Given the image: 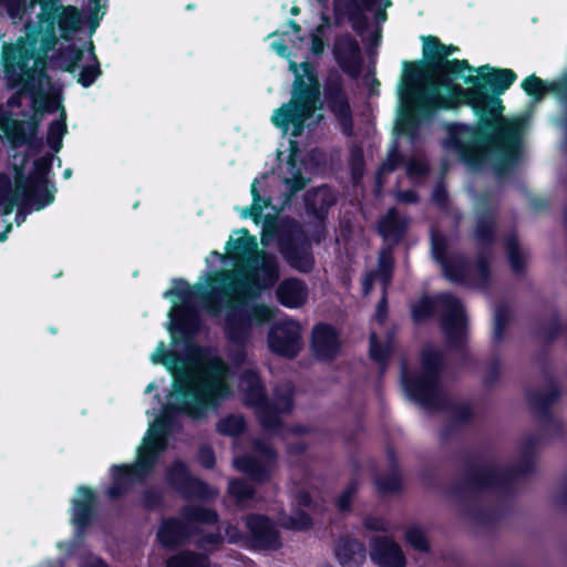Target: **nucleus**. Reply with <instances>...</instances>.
<instances>
[{
  "instance_id": "obj_13",
  "label": "nucleus",
  "mask_w": 567,
  "mask_h": 567,
  "mask_svg": "<svg viewBox=\"0 0 567 567\" xmlns=\"http://www.w3.org/2000/svg\"><path fill=\"white\" fill-rule=\"evenodd\" d=\"M323 95L328 110L337 118L342 133L348 137L352 136L354 123L350 100L344 90L343 78L334 69L330 70L326 76Z\"/></svg>"
},
{
  "instance_id": "obj_53",
  "label": "nucleus",
  "mask_w": 567,
  "mask_h": 567,
  "mask_svg": "<svg viewBox=\"0 0 567 567\" xmlns=\"http://www.w3.org/2000/svg\"><path fill=\"white\" fill-rule=\"evenodd\" d=\"M312 526V517L301 508H296L291 515L285 516L281 519V527L288 530L306 532Z\"/></svg>"
},
{
  "instance_id": "obj_44",
  "label": "nucleus",
  "mask_w": 567,
  "mask_h": 567,
  "mask_svg": "<svg viewBox=\"0 0 567 567\" xmlns=\"http://www.w3.org/2000/svg\"><path fill=\"white\" fill-rule=\"evenodd\" d=\"M166 567H220V565L212 563L207 554L184 550L172 555L166 560Z\"/></svg>"
},
{
  "instance_id": "obj_32",
  "label": "nucleus",
  "mask_w": 567,
  "mask_h": 567,
  "mask_svg": "<svg viewBox=\"0 0 567 567\" xmlns=\"http://www.w3.org/2000/svg\"><path fill=\"white\" fill-rule=\"evenodd\" d=\"M303 199L307 214L321 221L327 219L329 209L337 203L336 195L327 186L307 190Z\"/></svg>"
},
{
  "instance_id": "obj_50",
  "label": "nucleus",
  "mask_w": 567,
  "mask_h": 567,
  "mask_svg": "<svg viewBox=\"0 0 567 567\" xmlns=\"http://www.w3.org/2000/svg\"><path fill=\"white\" fill-rule=\"evenodd\" d=\"M505 248L508 261L514 274L523 275L526 271V260L519 250L518 238L515 234L505 238Z\"/></svg>"
},
{
  "instance_id": "obj_10",
  "label": "nucleus",
  "mask_w": 567,
  "mask_h": 567,
  "mask_svg": "<svg viewBox=\"0 0 567 567\" xmlns=\"http://www.w3.org/2000/svg\"><path fill=\"white\" fill-rule=\"evenodd\" d=\"M536 458L522 455L519 462L501 471L495 465H466L461 483L451 487V494L461 498L465 493H485L506 491L516 477H525L534 473Z\"/></svg>"
},
{
  "instance_id": "obj_55",
  "label": "nucleus",
  "mask_w": 567,
  "mask_h": 567,
  "mask_svg": "<svg viewBox=\"0 0 567 567\" xmlns=\"http://www.w3.org/2000/svg\"><path fill=\"white\" fill-rule=\"evenodd\" d=\"M434 312L435 301L429 296H423L411 306V317L416 324L430 320L434 316Z\"/></svg>"
},
{
  "instance_id": "obj_61",
  "label": "nucleus",
  "mask_w": 567,
  "mask_h": 567,
  "mask_svg": "<svg viewBox=\"0 0 567 567\" xmlns=\"http://www.w3.org/2000/svg\"><path fill=\"white\" fill-rule=\"evenodd\" d=\"M90 45L93 63L84 65L81 69L78 78V83L81 84L83 87H90L102 74L100 62L94 53V45L92 42L90 43Z\"/></svg>"
},
{
  "instance_id": "obj_48",
  "label": "nucleus",
  "mask_w": 567,
  "mask_h": 567,
  "mask_svg": "<svg viewBox=\"0 0 567 567\" xmlns=\"http://www.w3.org/2000/svg\"><path fill=\"white\" fill-rule=\"evenodd\" d=\"M436 410H445L452 413L451 421L462 429L470 424L474 419V411L468 403H452L449 399L447 402H441Z\"/></svg>"
},
{
  "instance_id": "obj_42",
  "label": "nucleus",
  "mask_w": 567,
  "mask_h": 567,
  "mask_svg": "<svg viewBox=\"0 0 567 567\" xmlns=\"http://www.w3.org/2000/svg\"><path fill=\"white\" fill-rule=\"evenodd\" d=\"M53 190L48 188V184L40 182H30L23 195V204L33 206L37 210H41L54 202Z\"/></svg>"
},
{
  "instance_id": "obj_63",
  "label": "nucleus",
  "mask_w": 567,
  "mask_h": 567,
  "mask_svg": "<svg viewBox=\"0 0 567 567\" xmlns=\"http://www.w3.org/2000/svg\"><path fill=\"white\" fill-rule=\"evenodd\" d=\"M431 252L433 259L441 265L447 258L451 257L449 254V241L444 234L440 231H432L431 234Z\"/></svg>"
},
{
  "instance_id": "obj_59",
  "label": "nucleus",
  "mask_w": 567,
  "mask_h": 567,
  "mask_svg": "<svg viewBox=\"0 0 567 567\" xmlns=\"http://www.w3.org/2000/svg\"><path fill=\"white\" fill-rule=\"evenodd\" d=\"M53 155L45 154L33 162V172L29 176H24V179L30 182H40L42 184H49L48 175L52 168Z\"/></svg>"
},
{
  "instance_id": "obj_57",
  "label": "nucleus",
  "mask_w": 567,
  "mask_h": 567,
  "mask_svg": "<svg viewBox=\"0 0 567 567\" xmlns=\"http://www.w3.org/2000/svg\"><path fill=\"white\" fill-rule=\"evenodd\" d=\"M375 487L380 495L399 494L403 489V481L401 473H392L378 477L374 481Z\"/></svg>"
},
{
  "instance_id": "obj_30",
  "label": "nucleus",
  "mask_w": 567,
  "mask_h": 567,
  "mask_svg": "<svg viewBox=\"0 0 567 567\" xmlns=\"http://www.w3.org/2000/svg\"><path fill=\"white\" fill-rule=\"evenodd\" d=\"M334 554L341 567H361L367 558V548L357 538L340 536L336 543Z\"/></svg>"
},
{
  "instance_id": "obj_26",
  "label": "nucleus",
  "mask_w": 567,
  "mask_h": 567,
  "mask_svg": "<svg viewBox=\"0 0 567 567\" xmlns=\"http://www.w3.org/2000/svg\"><path fill=\"white\" fill-rule=\"evenodd\" d=\"M79 497L72 499V523L79 533L85 532L96 516L97 496L95 492L85 485L76 489Z\"/></svg>"
},
{
  "instance_id": "obj_52",
  "label": "nucleus",
  "mask_w": 567,
  "mask_h": 567,
  "mask_svg": "<svg viewBox=\"0 0 567 567\" xmlns=\"http://www.w3.org/2000/svg\"><path fill=\"white\" fill-rule=\"evenodd\" d=\"M257 183L258 182L255 179L250 186L252 197L251 205L246 207L241 213L243 218L250 217L255 223H259L262 216V210L270 205V198L261 197L257 188Z\"/></svg>"
},
{
  "instance_id": "obj_20",
  "label": "nucleus",
  "mask_w": 567,
  "mask_h": 567,
  "mask_svg": "<svg viewBox=\"0 0 567 567\" xmlns=\"http://www.w3.org/2000/svg\"><path fill=\"white\" fill-rule=\"evenodd\" d=\"M169 319L168 330L174 342H177L179 339H193L202 327L198 308L193 302L176 306L169 312Z\"/></svg>"
},
{
  "instance_id": "obj_35",
  "label": "nucleus",
  "mask_w": 567,
  "mask_h": 567,
  "mask_svg": "<svg viewBox=\"0 0 567 567\" xmlns=\"http://www.w3.org/2000/svg\"><path fill=\"white\" fill-rule=\"evenodd\" d=\"M526 396L535 416L540 420L543 417H551L553 405L560 399L561 390L559 385L554 382L548 391H528Z\"/></svg>"
},
{
  "instance_id": "obj_4",
  "label": "nucleus",
  "mask_w": 567,
  "mask_h": 567,
  "mask_svg": "<svg viewBox=\"0 0 567 567\" xmlns=\"http://www.w3.org/2000/svg\"><path fill=\"white\" fill-rule=\"evenodd\" d=\"M300 68L303 75L298 72L297 64L290 62L289 69L295 73L291 99L271 115V123L292 137L302 135L306 122L312 117L320 99V84L313 65L306 61Z\"/></svg>"
},
{
  "instance_id": "obj_23",
  "label": "nucleus",
  "mask_w": 567,
  "mask_h": 567,
  "mask_svg": "<svg viewBox=\"0 0 567 567\" xmlns=\"http://www.w3.org/2000/svg\"><path fill=\"white\" fill-rule=\"evenodd\" d=\"M370 558L378 567L406 566V558L402 548L389 536H375L371 539Z\"/></svg>"
},
{
  "instance_id": "obj_1",
  "label": "nucleus",
  "mask_w": 567,
  "mask_h": 567,
  "mask_svg": "<svg viewBox=\"0 0 567 567\" xmlns=\"http://www.w3.org/2000/svg\"><path fill=\"white\" fill-rule=\"evenodd\" d=\"M517 80L512 69L485 64L468 75L439 74L430 84L429 97L421 105L420 124L431 120L440 110L470 106L477 117L475 125L447 123L443 145L457 153L460 159L473 169L481 168L492 151L496 154L494 171L497 176L508 173L518 162L522 123L503 116L501 99Z\"/></svg>"
},
{
  "instance_id": "obj_2",
  "label": "nucleus",
  "mask_w": 567,
  "mask_h": 567,
  "mask_svg": "<svg viewBox=\"0 0 567 567\" xmlns=\"http://www.w3.org/2000/svg\"><path fill=\"white\" fill-rule=\"evenodd\" d=\"M209 371L212 378L199 384L198 389L188 386L187 374L175 378V383L172 384L175 401L165 405L163 414L151 425L147 437L164 442L167 446L176 423V414L200 420L208 410L219 408L225 400L231 398L233 389L227 381V377L231 374L228 364L224 360H215L209 365Z\"/></svg>"
},
{
  "instance_id": "obj_18",
  "label": "nucleus",
  "mask_w": 567,
  "mask_h": 567,
  "mask_svg": "<svg viewBox=\"0 0 567 567\" xmlns=\"http://www.w3.org/2000/svg\"><path fill=\"white\" fill-rule=\"evenodd\" d=\"M256 450L260 457L244 454L235 457L234 466L257 484L267 483L271 478V467L277 461V451L269 444L258 442Z\"/></svg>"
},
{
  "instance_id": "obj_31",
  "label": "nucleus",
  "mask_w": 567,
  "mask_h": 567,
  "mask_svg": "<svg viewBox=\"0 0 567 567\" xmlns=\"http://www.w3.org/2000/svg\"><path fill=\"white\" fill-rule=\"evenodd\" d=\"M408 220L402 217L395 207L390 208L378 221V233L393 248L399 245L406 235Z\"/></svg>"
},
{
  "instance_id": "obj_33",
  "label": "nucleus",
  "mask_w": 567,
  "mask_h": 567,
  "mask_svg": "<svg viewBox=\"0 0 567 567\" xmlns=\"http://www.w3.org/2000/svg\"><path fill=\"white\" fill-rule=\"evenodd\" d=\"M238 388L243 392V401L246 406L262 403L268 396L259 373L254 369H246L239 374Z\"/></svg>"
},
{
  "instance_id": "obj_14",
  "label": "nucleus",
  "mask_w": 567,
  "mask_h": 567,
  "mask_svg": "<svg viewBox=\"0 0 567 567\" xmlns=\"http://www.w3.org/2000/svg\"><path fill=\"white\" fill-rule=\"evenodd\" d=\"M422 55L430 60V65L436 66L439 74L461 75L465 71L473 72L475 66L465 59H449L458 51L454 44H444L435 35L422 37Z\"/></svg>"
},
{
  "instance_id": "obj_28",
  "label": "nucleus",
  "mask_w": 567,
  "mask_h": 567,
  "mask_svg": "<svg viewBox=\"0 0 567 567\" xmlns=\"http://www.w3.org/2000/svg\"><path fill=\"white\" fill-rule=\"evenodd\" d=\"M496 212L486 206L476 213L474 238L478 249L491 252L496 241Z\"/></svg>"
},
{
  "instance_id": "obj_41",
  "label": "nucleus",
  "mask_w": 567,
  "mask_h": 567,
  "mask_svg": "<svg viewBox=\"0 0 567 567\" xmlns=\"http://www.w3.org/2000/svg\"><path fill=\"white\" fill-rule=\"evenodd\" d=\"M16 89H19L22 93H29L32 99V106L41 107V114L55 113L59 110H64L61 105L60 97L48 96L47 93L42 90V83H38V80H34L33 90H27L23 85H18Z\"/></svg>"
},
{
  "instance_id": "obj_45",
  "label": "nucleus",
  "mask_w": 567,
  "mask_h": 567,
  "mask_svg": "<svg viewBox=\"0 0 567 567\" xmlns=\"http://www.w3.org/2000/svg\"><path fill=\"white\" fill-rule=\"evenodd\" d=\"M260 425L267 430L278 429L281 425L280 408L271 402L268 396L262 403L254 404Z\"/></svg>"
},
{
  "instance_id": "obj_60",
  "label": "nucleus",
  "mask_w": 567,
  "mask_h": 567,
  "mask_svg": "<svg viewBox=\"0 0 567 567\" xmlns=\"http://www.w3.org/2000/svg\"><path fill=\"white\" fill-rule=\"evenodd\" d=\"M511 320V311L507 305L502 303L495 308L493 340L495 343L502 342L506 328Z\"/></svg>"
},
{
  "instance_id": "obj_38",
  "label": "nucleus",
  "mask_w": 567,
  "mask_h": 567,
  "mask_svg": "<svg viewBox=\"0 0 567 567\" xmlns=\"http://www.w3.org/2000/svg\"><path fill=\"white\" fill-rule=\"evenodd\" d=\"M443 275L451 282L465 285L471 275V261L463 252H453L451 257L440 265Z\"/></svg>"
},
{
  "instance_id": "obj_21",
  "label": "nucleus",
  "mask_w": 567,
  "mask_h": 567,
  "mask_svg": "<svg viewBox=\"0 0 567 567\" xmlns=\"http://www.w3.org/2000/svg\"><path fill=\"white\" fill-rule=\"evenodd\" d=\"M333 58L342 70L351 79L360 76L363 59L359 42L349 33L336 39L333 44Z\"/></svg>"
},
{
  "instance_id": "obj_6",
  "label": "nucleus",
  "mask_w": 567,
  "mask_h": 567,
  "mask_svg": "<svg viewBox=\"0 0 567 567\" xmlns=\"http://www.w3.org/2000/svg\"><path fill=\"white\" fill-rule=\"evenodd\" d=\"M437 76L439 71L430 65L429 59L403 62L402 106L395 124L396 135L406 136L412 142L419 138L421 105L429 97L430 84L435 83Z\"/></svg>"
},
{
  "instance_id": "obj_47",
  "label": "nucleus",
  "mask_w": 567,
  "mask_h": 567,
  "mask_svg": "<svg viewBox=\"0 0 567 567\" xmlns=\"http://www.w3.org/2000/svg\"><path fill=\"white\" fill-rule=\"evenodd\" d=\"M564 332V327L560 320V313L555 310L549 322L545 326L538 327L534 331V337L546 347H550Z\"/></svg>"
},
{
  "instance_id": "obj_19",
  "label": "nucleus",
  "mask_w": 567,
  "mask_h": 567,
  "mask_svg": "<svg viewBox=\"0 0 567 567\" xmlns=\"http://www.w3.org/2000/svg\"><path fill=\"white\" fill-rule=\"evenodd\" d=\"M167 484L184 498H206L209 486L206 482L194 477L185 462L174 461L166 470Z\"/></svg>"
},
{
  "instance_id": "obj_36",
  "label": "nucleus",
  "mask_w": 567,
  "mask_h": 567,
  "mask_svg": "<svg viewBox=\"0 0 567 567\" xmlns=\"http://www.w3.org/2000/svg\"><path fill=\"white\" fill-rule=\"evenodd\" d=\"M166 449L164 442L146 437L143 445L137 450L136 461L134 462L136 470H141L148 477Z\"/></svg>"
},
{
  "instance_id": "obj_15",
  "label": "nucleus",
  "mask_w": 567,
  "mask_h": 567,
  "mask_svg": "<svg viewBox=\"0 0 567 567\" xmlns=\"http://www.w3.org/2000/svg\"><path fill=\"white\" fill-rule=\"evenodd\" d=\"M248 530L246 547L252 550L278 551L282 548L281 533L272 518L265 514L251 513L245 518Z\"/></svg>"
},
{
  "instance_id": "obj_29",
  "label": "nucleus",
  "mask_w": 567,
  "mask_h": 567,
  "mask_svg": "<svg viewBox=\"0 0 567 567\" xmlns=\"http://www.w3.org/2000/svg\"><path fill=\"white\" fill-rule=\"evenodd\" d=\"M520 86L535 102L542 101L547 93L556 94L561 100L567 96V74L553 82H546L536 74H530L523 80Z\"/></svg>"
},
{
  "instance_id": "obj_37",
  "label": "nucleus",
  "mask_w": 567,
  "mask_h": 567,
  "mask_svg": "<svg viewBox=\"0 0 567 567\" xmlns=\"http://www.w3.org/2000/svg\"><path fill=\"white\" fill-rule=\"evenodd\" d=\"M393 332H388L384 342H381L375 332L369 337V357L378 364L380 375H383L388 369L391 355L393 353Z\"/></svg>"
},
{
  "instance_id": "obj_25",
  "label": "nucleus",
  "mask_w": 567,
  "mask_h": 567,
  "mask_svg": "<svg viewBox=\"0 0 567 567\" xmlns=\"http://www.w3.org/2000/svg\"><path fill=\"white\" fill-rule=\"evenodd\" d=\"M112 483L106 489L110 499L115 501L127 495L132 486L136 483H143L147 476L136 470L135 464H114L111 467Z\"/></svg>"
},
{
  "instance_id": "obj_46",
  "label": "nucleus",
  "mask_w": 567,
  "mask_h": 567,
  "mask_svg": "<svg viewBox=\"0 0 567 567\" xmlns=\"http://www.w3.org/2000/svg\"><path fill=\"white\" fill-rule=\"evenodd\" d=\"M181 516L190 525H193V523L214 525L219 520V515L216 509L200 505H185L181 509Z\"/></svg>"
},
{
  "instance_id": "obj_40",
  "label": "nucleus",
  "mask_w": 567,
  "mask_h": 567,
  "mask_svg": "<svg viewBox=\"0 0 567 567\" xmlns=\"http://www.w3.org/2000/svg\"><path fill=\"white\" fill-rule=\"evenodd\" d=\"M297 154L298 144L296 141H290V154L288 155L287 165L292 176L285 179V184L288 186L289 190L288 197L295 196L297 193L301 192L309 182V179L302 175L298 166Z\"/></svg>"
},
{
  "instance_id": "obj_39",
  "label": "nucleus",
  "mask_w": 567,
  "mask_h": 567,
  "mask_svg": "<svg viewBox=\"0 0 567 567\" xmlns=\"http://www.w3.org/2000/svg\"><path fill=\"white\" fill-rule=\"evenodd\" d=\"M84 19L81 10L73 6H61L56 12L55 24H58L61 38L69 40L78 33L83 25Z\"/></svg>"
},
{
  "instance_id": "obj_43",
  "label": "nucleus",
  "mask_w": 567,
  "mask_h": 567,
  "mask_svg": "<svg viewBox=\"0 0 567 567\" xmlns=\"http://www.w3.org/2000/svg\"><path fill=\"white\" fill-rule=\"evenodd\" d=\"M8 142L14 148L27 145L33 154L40 153L43 148V138L38 134L27 133L23 121L14 122L13 130L11 131V136H9Z\"/></svg>"
},
{
  "instance_id": "obj_24",
  "label": "nucleus",
  "mask_w": 567,
  "mask_h": 567,
  "mask_svg": "<svg viewBox=\"0 0 567 567\" xmlns=\"http://www.w3.org/2000/svg\"><path fill=\"white\" fill-rule=\"evenodd\" d=\"M112 483L106 489L110 499L115 501L127 495L132 486L136 483H143L147 476L136 470L135 464H114L111 467Z\"/></svg>"
},
{
  "instance_id": "obj_7",
  "label": "nucleus",
  "mask_w": 567,
  "mask_h": 567,
  "mask_svg": "<svg viewBox=\"0 0 567 567\" xmlns=\"http://www.w3.org/2000/svg\"><path fill=\"white\" fill-rule=\"evenodd\" d=\"M274 316L272 308L261 302L247 303L240 298L227 302L224 333L230 344L227 358L235 368H240L247 360L252 328L269 323Z\"/></svg>"
},
{
  "instance_id": "obj_56",
  "label": "nucleus",
  "mask_w": 567,
  "mask_h": 567,
  "mask_svg": "<svg viewBox=\"0 0 567 567\" xmlns=\"http://www.w3.org/2000/svg\"><path fill=\"white\" fill-rule=\"evenodd\" d=\"M138 506L146 512L163 509L165 506L163 492L156 487L145 488L141 494Z\"/></svg>"
},
{
  "instance_id": "obj_54",
  "label": "nucleus",
  "mask_w": 567,
  "mask_h": 567,
  "mask_svg": "<svg viewBox=\"0 0 567 567\" xmlns=\"http://www.w3.org/2000/svg\"><path fill=\"white\" fill-rule=\"evenodd\" d=\"M28 187V181L24 179L22 171H19L16 175V194L6 199L0 206L2 207L3 215H10L13 212L14 206H27L23 204V195Z\"/></svg>"
},
{
  "instance_id": "obj_12",
  "label": "nucleus",
  "mask_w": 567,
  "mask_h": 567,
  "mask_svg": "<svg viewBox=\"0 0 567 567\" xmlns=\"http://www.w3.org/2000/svg\"><path fill=\"white\" fill-rule=\"evenodd\" d=\"M230 279V274L225 271L214 272L208 279L210 289L203 285L190 287L189 284L183 278L173 280V288L164 292V297H175L183 303L192 302L193 299H198L202 307L210 315H218L224 305H221V297L227 296L228 288L226 281Z\"/></svg>"
},
{
  "instance_id": "obj_9",
  "label": "nucleus",
  "mask_w": 567,
  "mask_h": 567,
  "mask_svg": "<svg viewBox=\"0 0 567 567\" xmlns=\"http://www.w3.org/2000/svg\"><path fill=\"white\" fill-rule=\"evenodd\" d=\"M277 240L278 250L284 260L300 274H310L316 265L312 244L302 227L293 219L279 221L268 216L262 226L261 241Z\"/></svg>"
},
{
  "instance_id": "obj_58",
  "label": "nucleus",
  "mask_w": 567,
  "mask_h": 567,
  "mask_svg": "<svg viewBox=\"0 0 567 567\" xmlns=\"http://www.w3.org/2000/svg\"><path fill=\"white\" fill-rule=\"evenodd\" d=\"M392 251L393 245H388L386 247L382 248L379 252V270L377 275L380 276V279L382 280L384 286L390 284L393 276L394 258Z\"/></svg>"
},
{
  "instance_id": "obj_22",
  "label": "nucleus",
  "mask_w": 567,
  "mask_h": 567,
  "mask_svg": "<svg viewBox=\"0 0 567 567\" xmlns=\"http://www.w3.org/2000/svg\"><path fill=\"white\" fill-rule=\"evenodd\" d=\"M200 527L188 524L184 518L167 517L162 519L156 533L158 543L166 549H176L193 536L199 534Z\"/></svg>"
},
{
  "instance_id": "obj_11",
  "label": "nucleus",
  "mask_w": 567,
  "mask_h": 567,
  "mask_svg": "<svg viewBox=\"0 0 567 567\" xmlns=\"http://www.w3.org/2000/svg\"><path fill=\"white\" fill-rule=\"evenodd\" d=\"M440 301L445 309L441 328L449 350L460 357V364L466 365L472 358L467 347V319L461 300L452 293H443Z\"/></svg>"
},
{
  "instance_id": "obj_64",
  "label": "nucleus",
  "mask_w": 567,
  "mask_h": 567,
  "mask_svg": "<svg viewBox=\"0 0 567 567\" xmlns=\"http://www.w3.org/2000/svg\"><path fill=\"white\" fill-rule=\"evenodd\" d=\"M404 538L409 545L419 551L429 553L431 549L427 536L419 526L409 527L404 533Z\"/></svg>"
},
{
  "instance_id": "obj_27",
  "label": "nucleus",
  "mask_w": 567,
  "mask_h": 567,
  "mask_svg": "<svg viewBox=\"0 0 567 567\" xmlns=\"http://www.w3.org/2000/svg\"><path fill=\"white\" fill-rule=\"evenodd\" d=\"M311 350L319 360H332L340 351V340L336 328L329 323H318L311 333Z\"/></svg>"
},
{
  "instance_id": "obj_5",
  "label": "nucleus",
  "mask_w": 567,
  "mask_h": 567,
  "mask_svg": "<svg viewBox=\"0 0 567 567\" xmlns=\"http://www.w3.org/2000/svg\"><path fill=\"white\" fill-rule=\"evenodd\" d=\"M243 236L226 244V250L233 259L247 257L251 271L246 276L226 281L229 290L237 291L241 297H256L265 289L274 286L279 278V264L276 255L258 250L257 239L247 228L238 230Z\"/></svg>"
},
{
  "instance_id": "obj_3",
  "label": "nucleus",
  "mask_w": 567,
  "mask_h": 567,
  "mask_svg": "<svg viewBox=\"0 0 567 567\" xmlns=\"http://www.w3.org/2000/svg\"><path fill=\"white\" fill-rule=\"evenodd\" d=\"M58 43L55 20L39 21L38 25H28L25 38L14 44L3 45L2 65L8 87L23 85L27 90L34 89L38 83L49 81L47 56Z\"/></svg>"
},
{
  "instance_id": "obj_49",
  "label": "nucleus",
  "mask_w": 567,
  "mask_h": 567,
  "mask_svg": "<svg viewBox=\"0 0 567 567\" xmlns=\"http://www.w3.org/2000/svg\"><path fill=\"white\" fill-rule=\"evenodd\" d=\"M68 133L66 113L64 110L59 118L53 120L47 132V144L53 152H59L63 146V136Z\"/></svg>"
},
{
  "instance_id": "obj_62",
  "label": "nucleus",
  "mask_w": 567,
  "mask_h": 567,
  "mask_svg": "<svg viewBox=\"0 0 567 567\" xmlns=\"http://www.w3.org/2000/svg\"><path fill=\"white\" fill-rule=\"evenodd\" d=\"M193 535L198 536V538L196 540L197 548L204 550L205 551L204 554H207L208 556H209V554L218 550L219 547L224 543V536L219 530L214 532V533H205L200 528L199 534H193Z\"/></svg>"
},
{
  "instance_id": "obj_8",
  "label": "nucleus",
  "mask_w": 567,
  "mask_h": 567,
  "mask_svg": "<svg viewBox=\"0 0 567 567\" xmlns=\"http://www.w3.org/2000/svg\"><path fill=\"white\" fill-rule=\"evenodd\" d=\"M420 364L417 372H403V388L412 401L426 409H436L441 402H447L441 382L446 368L445 354L433 346H426L421 350Z\"/></svg>"
},
{
  "instance_id": "obj_51",
  "label": "nucleus",
  "mask_w": 567,
  "mask_h": 567,
  "mask_svg": "<svg viewBox=\"0 0 567 567\" xmlns=\"http://www.w3.org/2000/svg\"><path fill=\"white\" fill-rule=\"evenodd\" d=\"M247 427L246 421L243 415L228 414L221 417L216 424V431L226 436H239Z\"/></svg>"
},
{
  "instance_id": "obj_17",
  "label": "nucleus",
  "mask_w": 567,
  "mask_h": 567,
  "mask_svg": "<svg viewBox=\"0 0 567 567\" xmlns=\"http://www.w3.org/2000/svg\"><path fill=\"white\" fill-rule=\"evenodd\" d=\"M151 360L155 364H163L173 375V383H175V378L182 374H187L188 377V386L190 389H198L204 382H207L209 378H212V372L209 371V365L215 360H223L220 357H214L205 365L204 374L198 375L194 372L193 369L185 367V358L175 351L167 350L165 343L162 341L158 343L156 351L152 354Z\"/></svg>"
},
{
  "instance_id": "obj_16",
  "label": "nucleus",
  "mask_w": 567,
  "mask_h": 567,
  "mask_svg": "<svg viewBox=\"0 0 567 567\" xmlns=\"http://www.w3.org/2000/svg\"><path fill=\"white\" fill-rule=\"evenodd\" d=\"M269 350L282 358L295 359L301 348V326L292 319L274 322L267 334Z\"/></svg>"
},
{
  "instance_id": "obj_34",
  "label": "nucleus",
  "mask_w": 567,
  "mask_h": 567,
  "mask_svg": "<svg viewBox=\"0 0 567 567\" xmlns=\"http://www.w3.org/2000/svg\"><path fill=\"white\" fill-rule=\"evenodd\" d=\"M276 296L281 306L297 309L307 302L308 288L301 279L288 278L280 282Z\"/></svg>"
}]
</instances>
